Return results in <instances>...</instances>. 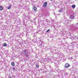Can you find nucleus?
I'll return each mask as SVG.
<instances>
[{
	"label": "nucleus",
	"mask_w": 78,
	"mask_h": 78,
	"mask_svg": "<svg viewBox=\"0 0 78 78\" xmlns=\"http://www.w3.org/2000/svg\"><path fill=\"white\" fill-rule=\"evenodd\" d=\"M28 51L27 49H25L22 52V54L25 55L27 58H28Z\"/></svg>",
	"instance_id": "1"
},
{
	"label": "nucleus",
	"mask_w": 78,
	"mask_h": 78,
	"mask_svg": "<svg viewBox=\"0 0 78 78\" xmlns=\"http://www.w3.org/2000/svg\"><path fill=\"white\" fill-rule=\"evenodd\" d=\"M37 46L41 48H44V44L42 43H38Z\"/></svg>",
	"instance_id": "2"
},
{
	"label": "nucleus",
	"mask_w": 78,
	"mask_h": 78,
	"mask_svg": "<svg viewBox=\"0 0 78 78\" xmlns=\"http://www.w3.org/2000/svg\"><path fill=\"white\" fill-rule=\"evenodd\" d=\"M78 25V23H76L75 24H72V25H71V26L72 27V31H74V30H75V28H74L73 29V28H74V27H75V26H76V25Z\"/></svg>",
	"instance_id": "3"
},
{
	"label": "nucleus",
	"mask_w": 78,
	"mask_h": 78,
	"mask_svg": "<svg viewBox=\"0 0 78 78\" xmlns=\"http://www.w3.org/2000/svg\"><path fill=\"white\" fill-rule=\"evenodd\" d=\"M38 39H39V41L40 42L37 41V43H42V44H43V43L44 42V41H43V40L41 39V38H39Z\"/></svg>",
	"instance_id": "4"
},
{
	"label": "nucleus",
	"mask_w": 78,
	"mask_h": 78,
	"mask_svg": "<svg viewBox=\"0 0 78 78\" xmlns=\"http://www.w3.org/2000/svg\"><path fill=\"white\" fill-rule=\"evenodd\" d=\"M78 37L75 36H73V37H72L71 38V39L72 40H76V39H78Z\"/></svg>",
	"instance_id": "5"
},
{
	"label": "nucleus",
	"mask_w": 78,
	"mask_h": 78,
	"mask_svg": "<svg viewBox=\"0 0 78 78\" xmlns=\"http://www.w3.org/2000/svg\"><path fill=\"white\" fill-rule=\"evenodd\" d=\"M47 6V2H45L43 5V6L44 8L46 7Z\"/></svg>",
	"instance_id": "6"
},
{
	"label": "nucleus",
	"mask_w": 78,
	"mask_h": 78,
	"mask_svg": "<svg viewBox=\"0 0 78 78\" xmlns=\"http://www.w3.org/2000/svg\"><path fill=\"white\" fill-rule=\"evenodd\" d=\"M65 68H68L70 67V65L68 64V63H66L65 64Z\"/></svg>",
	"instance_id": "7"
},
{
	"label": "nucleus",
	"mask_w": 78,
	"mask_h": 78,
	"mask_svg": "<svg viewBox=\"0 0 78 78\" xmlns=\"http://www.w3.org/2000/svg\"><path fill=\"white\" fill-rule=\"evenodd\" d=\"M70 19H74V16L73 15H71L70 16Z\"/></svg>",
	"instance_id": "8"
},
{
	"label": "nucleus",
	"mask_w": 78,
	"mask_h": 78,
	"mask_svg": "<svg viewBox=\"0 0 78 78\" xmlns=\"http://www.w3.org/2000/svg\"><path fill=\"white\" fill-rule=\"evenodd\" d=\"M23 19H25V18H26V16L25 15L23 14Z\"/></svg>",
	"instance_id": "9"
},
{
	"label": "nucleus",
	"mask_w": 78,
	"mask_h": 78,
	"mask_svg": "<svg viewBox=\"0 0 78 78\" xmlns=\"http://www.w3.org/2000/svg\"><path fill=\"white\" fill-rule=\"evenodd\" d=\"M75 5H73L72 6V8H73V9H74V8H75Z\"/></svg>",
	"instance_id": "10"
},
{
	"label": "nucleus",
	"mask_w": 78,
	"mask_h": 78,
	"mask_svg": "<svg viewBox=\"0 0 78 78\" xmlns=\"http://www.w3.org/2000/svg\"><path fill=\"white\" fill-rule=\"evenodd\" d=\"M74 45L75 47H77V46H78V44H77V43L76 42Z\"/></svg>",
	"instance_id": "11"
},
{
	"label": "nucleus",
	"mask_w": 78,
	"mask_h": 78,
	"mask_svg": "<svg viewBox=\"0 0 78 78\" xmlns=\"http://www.w3.org/2000/svg\"><path fill=\"white\" fill-rule=\"evenodd\" d=\"M7 45V44H6V43H5L3 44V46L4 47H6Z\"/></svg>",
	"instance_id": "12"
},
{
	"label": "nucleus",
	"mask_w": 78,
	"mask_h": 78,
	"mask_svg": "<svg viewBox=\"0 0 78 78\" xmlns=\"http://www.w3.org/2000/svg\"><path fill=\"white\" fill-rule=\"evenodd\" d=\"M44 61H45L46 62H48V58H45L44 59Z\"/></svg>",
	"instance_id": "13"
},
{
	"label": "nucleus",
	"mask_w": 78,
	"mask_h": 78,
	"mask_svg": "<svg viewBox=\"0 0 78 78\" xmlns=\"http://www.w3.org/2000/svg\"><path fill=\"white\" fill-rule=\"evenodd\" d=\"M75 42H73L72 43H70L71 44H72V45H75Z\"/></svg>",
	"instance_id": "14"
},
{
	"label": "nucleus",
	"mask_w": 78,
	"mask_h": 78,
	"mask_svg": "<svg viewBox=\"0 0 78 78\" xmlns=\"http://www.w3.org/2000/svg\"><path fill=\"white\" fill-rule=\"evenodd\" d=\"M3 7L2 6H0V11H2V10H3Z\"/></svg>",
	"instance_id": "15"
},
{
	"label": "nucleus",
	"mask_w": 78,
	"mask_h": 78,
	"mask_svg": "<svg viewBox=\"0 0 78 78\" xmlns=\"http://www.w3.org/2000/svg\"><path fill=\"white\" fill-rule=\"evenodd\" d=\"M34 11H36L37 10V8L36 7L34 6Z\"/></svg>",
	"instance_id": "16"
},
{
	"label": "nucleus",
	"mask_w": 78,
	"mask_h": 78,
	"mask_svg": "<svg viewBox=\"0 0 78 78\" xmlns=\"http://www.w3.org/2000/svg\"><path fill=\"white\" fill-rule=\"evenodd\" d=\"M62 9H60L59 10V12H62Z\"/></svg>",
	"instance_id": "17"
},
{
	"label": "nucleus",
	"mask_w": 78,
	"mask_h": 78,
	"mask_svg": "<svg viewBox=\"0 0 78 78\" xmlns=\"http://www.w3.org/2000/svg\"><path fill=\"white\" fill-rule=\"evenodd\" d=\"M11 5H9V7H8V9H9L10 8H11Z\"/></svg>",
	"instance_id": "18"
},
{
	"label": "nucleus",
	"mask_w": 78,
	"mask_h": 78,
	"mask_svg": "<svg viewBox=\"0 0 78 78\" xmlns=\"http://www.w3.org/2000/svg\"><path fill=\"white\" fill-rule=\"evenodd\" d=\"M11 65L12 66H14V63L12 62L11 63Z\"/></svg>",
	"instance_id": "19"
},
{
	"label": "nucleus",
	"mask_w": 78,
	"mask_h": 78,
	"mask_svg": "<svg viewBox=\"0 0 78 78\" xmlns=\"http://www.w3.org/2000/svg\"><path fill=\"white\" fill-rule=\"evenodd\" d=\"M25 58H23L22 59V61L23 62H24V61H25Z\"/></svg>",
	"instance_id": "20"
},
{
	"label": "nucleus",
	"mask_w": 78,
	"mask_h": 78,
	"mask_svg": "<svg viewBox=\"0 0 78 78\" xmlns=\"http://www.w3.org/2000/svg\"><path fill=\"white\" fill-rule=\"evenodd\" d=\"M36 67L37 68H38V67H39V65H36Z\"/></svg>",
	"instance_id": "21"
},
{
	"label": "nucleus",
	"mask_w": 78,
	"mask_h": 78,
	"mask_svg": "<svg viewBox=\"0 0 78 78\" xmlns=\"http://www.w3.org/2000/svg\"><path fill=\"white\" fill-rule=\"evenodd\" d=\"M75 64H78V62H75Z\"/></svg>",
	"instance_id": "22"
},
{
	"label": "nucleus",
	"mask_w": 78,
	"mask_h": 78,
	"mask_svg": "<svg viewBox=\"0 0 78 78\" xmlns=\"http://www.w3.org/2000/svg\"><path fill=\"white\" fill-rule=\"evenodd\" d=\"M54 64H55V66H57V65H58V64H57V63H56L55 62V63H54Z\"/></svg>",
	"instance_id": "23"
},
{
	"label": "nucleus",
	"mask_w": 78,
	"mask_h": 78,
	"mask_svg": "<svg viewBox=\"0 0 78 78\" xmlns=\"http://www.w3.org/2000/svg\"><path fill=\"white\" fill-rule=\"evenodd\" d=\"M25 61H27L28 60L27 59V58H24Z\"/></svg>",
	"instance_id": "24"
},
{
	"label": "nucleus",
	"mask_w": 78,
	"mask_h": 78,
	"mask_svg": "<svg viewBox=\"0 0 78 78\" xmlns=\"http://www.w3.org/2000/svg\"><path fill=\"white\" fill-rule=\"evenodd\" d=\"M50 29H49L47 31V33H48V31H50Z\"/></svg>",
	"instance_id": "25"
},
{
	"label": "nucleus",
	"mask_w": 78,
	"mask_h": 78,
	"mask_svg": "<svg viewBox=\"0 0 78 78\" xmlns=\"http://www.w3.org/2000/svg\"><path fill=\"white\" fill-rule=\"evenodd\" d=\"M12 69L13 70H15V68H13Z\"/></svg>",
	"instance_id": "26"
},
{
	"label": "nucleus",
	"mask_w": 78,
	"mask_h": 78,
	"mask_svg": "<svg viewBox=\"0 0 78 78\" xmlns=\"http://www.w3.org/2000/svg\"><path fill=\"white\" fill-rule=\"evenodd\" d=\"M72 14H75V12H72Z\"/></svg>",
	"instance_id": "27"
},
{
	"label": "nucleus",
	"mask_w": 78,
	"mask_h": 78,
	"mask_svg": "<svg viewBox=\"0 0 78 78\" xmlns=\"http://www.w3.org/2000/svg\"><path fill=\"white\" fill-rule=\"evenodd\" d=\"M65 74L66 75H67V74H68V73H65Z\"/></svg>",
	"instance_id": "28"
},
{
	"label": "nucleus",
	"mask_w": 78,
	"mask_h": 78,
	"mask_svg": "<svg viewBox=\"0 0 78 78\" xmlns=\"http://www.w3.org/2000/svg\"><path fill=\"white\" fill-rule=\"evenodd\" d=\"M49 68H51V66H49Z\"/></svg>",
	"instance_id": "29"
},
{
	"label": "nucleus",
	"mask_w": 78,
	"mask_h": 78,
	"mask_svg": "<svg viewBox=\"0 0 78 78\" xmlns=\"http://www.w3.org/2000/svg\"><path fill=\"white\" fill-rule=\"evenodd\" d=\"M58 55H61V53H59V54Z\"/></svg>",
	"instance_id": "30"
},
{
	"label": "nucleus",
	"mask_w": 78,
	"mask_h": 78,
	"mask_svg": "<svg viewBox=\"0 0 78 78\" xmlns=\"http://www.w3.org/2000/svg\"><path fill=\"white\" fill-rule=\"evenodd\" d=\"M50 72H53V70H52Z\"/></svg>",
	"instance_id": "31"
},
{
	"label": "nucleus",
	"mask_w": 78,
	"mask_h": 78,
	"mask_svg": "<svg viewBox=\"0 0 78 78\" xmlns=\"http://www.w3.org/2000/svg\"><path fill=\"white\" fill-rule=\"evenodd\" d=\"M9 78H12V77H9Z\"/></svg>",
	"instance_id": "32"
},
{
	"label": "nucleus",
	"mask_w": 78,
	"mask_h": 78,
	"mask_svg": "<svg viewBox=\"0 0 78 78\" xmlns=\"http://www.w3.org/2000/svg\"><path fill=\"white\" fill-rule=\"evenodd\" d=\"M20 44H22V43L21 42Z\"/></svg>",
	"instance_id": "33"
},
{
	"label": "nucleus",
	"mask_w": 78,
	"mask_h": 78,
	"mask_svg": "<svg viewBox=\"0 0 78 78\" xmlns=\"http://www.w3.org/2000/svg\"><path fill=\"white\" fill-rule=\"evenodd\" d=\"M21 67H22V66H21Z\"/></svg>",
	"instance_id": "34"
}]
</instances>
